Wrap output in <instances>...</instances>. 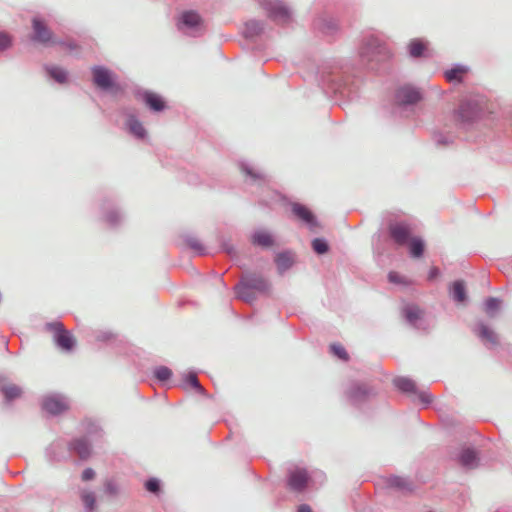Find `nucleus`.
Wrapping results in <instances>:
<instances>
[{
    "mask_svg": "<svg viewBox=\"0 0 512 512\" xmlns=\"http://www.w3.org/2000/svg\"><path fill=\"white\" fill-rule=\"evenodd\" d=\"M137 96L140 100H142L150 110L155 112H160L165 109V101L164 99L151 91H138Z\"/></svg>",
    "mask_w": 512,
    "mask_h": 512,
    "instance_id": "dca6fc26",
    "label": "nucleus"
},
{
    "mask_svg": "<svg viewBox=\"0 0 512 512\" xmlns=\"http://www.w3.org/2000/svg\"><path fill=\"white\" fill-rule=\"evenodd\" d=\"M437 142L438 143H443L441 139H437Z\"/></svg>",
    "mask_w": 512,
    "mask_h": 512,
    "instance_id": "13d9d810",
    "label": "nucleus"
},
{
    "mask_svg": "<svg viewBox=\"0 0 512 512\" xmlns=\"http://www.w3.org/2000/svg\"><path fill=\"white\" fill-rule=\"evenodd\" d=\"M308 480L307 471L303 468L295 467L289 471L288 484L294 491H303L307 486Z\"/></svg>",
    "mask_w": 512,
    "mask_h": 512,
    "instance_id": "2eb2a0df",
    "label": "nucleus"
},
{
    "mask_svg": "<svg viewBox=\"0 0 512 512\" xmlns=\"http://www.w3.org/2000/svg\"><path fill=\"white\" fill-rule=\"evenodd\" d=\"M315 25L325 33H332L336 29V24L331 20H319Z\"/></svg>",
    "mask_w": 512,
    "mask_h": 512,
    "instance_id": "37998d69",
    "label": "nucleus"
},
{
    "mask_svg": "<svg viewBox=\"0 0 512 512\" xmlns=\"http://www.w3.org/2000/svg\"><path fill=\"white\" fill-rule=\"evenodd\" d=\"M15 36L7 30H0V55L5 54L13 48Z\"/></svg>",
    "mask_w": 512,
    "mask_h": 512,
    "instance_id": "cd10ccee",
    "label": "nucleus"
},
{
    "mask_svg": "<svg viewBox=\"0 0 512 512\" xmlns=\"http://www.w3.org/2000/svg\"><path fill=\"white\" fill-rule=\"evenodd\" d=\"M403 312L406 320L413 326H417V321L421 320L423 315L422 310L415 305L405 306Z\"/></svg>",
    "mask_w": 512,
    "mask_h": 512,
    "instance_id": "c756f323",
    "label": "nucleus"
},
{
    "mask_svg": "<svg viewBox=\"0 0 512 512\" xmlns=\"http://www.w3.org/2000/svg\"><path fill=\"white\" fill-rule=\"evenodd\" d=\"M263 31V24L257 20H250L245 23L243 34L246 38H253Z\"/></svg>",
    "mask_w": 512,
    "mask_h": 512,
    "instance_id": "7c9ffc66",
    "label": "nucleus"
},
{
    "mask_svg": "<svg viewBox=\"0 0 512 512\" xmlns=\"http://www.w3.org/2000/svg\"><path fill=\"white\" fill-rule=\"evenodd\" d=\"M460 463L463 467L471 469L477 466L478 457L474 450L464 449L460 454Z\"/></svg>",
    "mask_w": 512,
    "mask_h": 512,
    "instance_id": "a878e982",
    "label": "nucleus"
},
{
    "mask_svg": "<svg viewBox=\"0 0 512 512\" xmlns=\"http://www.w3.org/2000/svg\"><path fill=\"white\" fill-rule=\"evenodd\" d=\"M390 236L398 245L408 244L411 235L410 227L405 223H394L389 227Z\"/></svg>",
    "mask_w": 512,
    "mask_h": 512,
    "instance_id": "a211bd4d",
    "label": "nucleus"
},
{
    "mask_svg": "<svg viewBox=\"0 0 512 512\" xmlns=\"http://www.w3.org/2000/svg\"><path fill=\"white\" fill-rule=\"evenodd\" d=\"M44 330L51 333L54 346L63 353H72L77 347V340L70 330L59 320L46 322Z\"/></svg>",
    "mask_w": 512,
    "mask_h": 512,
    "instance_id": "7ed1b4c3",
    "label": "nucleus"
},
{
    "mask_svg": "<svg viewBox=\"0 0 512 512\" xmlns=\"http://www.w3.org/2000/svg\"><path fill=\"white\" fill-rule=\"evenodd\" d=\"M388 484L391 487L398 488L400 490H410V483L402 477L392 476L388 479Z\"/></svg>",
    "mask_w": 512,
    "mask_h": 512,
    "instance_id": "ea45409f",
    "label": "nucleus"
},
{
    "mask_svg": "<svg viewBox=\"0 0 512 512\" xmlns=\"http://www.w3.org/2000/svg\"><path fill=\"white\" fill-rule=\"evenodd\" d=\"M53 44L62 45L68 48L69 50H75L77 48V45L74 42H66L62 40H55Z\"/></svg>",
    "mask_w": 512,
    "mask_h": 512,
    "instance_id": "603ef678",
    "label": "nucleus"
},
{
    "mask_svg": "<svg viewBox=\"0 0 512 512\" xmlns=\"http://www.w3.org/2000/svg\"><path fill=\"white\" fill-rule=\"evenodd\" d=\"M312 247H313L314 251L318 254H323V253L327 252V250H328L327 243L323 239H319V238L313 240Z\"/></svg>",
    "mask_w": 512,
    "mask_h": 512,
    "instance_id": "c03bdc74",
    "label": "nucleus"
},
{
    "mask_svg": "<svg viewBox=\"0 0 512 512\" xmlns=\"http://www.w3.org/2000/svg\"><path fill=\"white\" fill-rule=\"evenodd\" d=\"M154 375L159 381L164 382L171 377L172 372L168 367L160 366L155 369Z\"/></svg>",
    "mask_w": 512,
    "mask_h": 512,
    "instance_id": "79ce46f5",
    "label": "nucleus"
},
{
    "mask_svg": "<svg viewBox=\"0 0 512 512\" xmlns=\"http://www.w3.org/2000/svg\"><path fill=\"white\" fill-rule=\"evenodd\" d=\"M187 383L189 385H191L193 388H195L196 390H198L199 392L203 391V388L200 385V383L197 379V376L195 374L191 373L187 376Z\"/></svg>",
    "mask_w": 512,
    "mask_h": 512,
    "instance_id": "09e8293b",
    "label": "nucleus"
},
{
    "mask_svg": "<svg viewBox=\"0 0 512 512\" xmlns=\"http://www.w3.org/2000/svg\"><path fill=\"white\" fill-rule=\"evenodd\" d=\"M410 254L413 257H421L424 251V242L422 239L414 237L408 242Z\"/></svg>",
    "mask_w": 512,
    "mask_h": 512,
    "instance_id": "e433bc0d",
    "label": "nucleus"
},
{
    "mask_svg": "<svg viewBox=\"0 0 512 512\" xmlns=\"http://www.w3.org/2000/svg\"><path fill=\"white\" fill-rule=\"evenodd\" d=\"M80 499L84 506L85 512H95L96 510V494L90 490H82Z\"/></svg>",
    "mask_w": 512,
    "mask_h": 512,
    "instance_id": "393cba45",
    "label": "nucleus"
},
{
    "mask_svg": "<svg viewBox=\"0 0 512 512\" xmlns=\"http://www.w3.org/2000/svg\"><path fill=\"white\" fill-rule=\"evenodd\" d=\"M474 332L487 346H495L498 344L497 334L482 322L477 323Z\"/></svg>",
    "mask_w": 512,
    "mask_h": 512,
    "instance_id": "5701e85b",
    "label": "nucleus"
},
{
    "mask_svg": "<svg viewBox=\"0 0 512 512\" xmlns=\"http://www.w3.org/2000/svg\"><path fill=\"white\" fill-rule=\"evenodd\" d=\"M454 301L463 303L466 300V290L463 281H455L450 290Z\"/></svg>",
    "mask_w": 512,
    "mask_h": 512,
    "instance_id": "473e14b6",
    "label": "nucleus"
},
{
    "mask_svg": "<svg viewBox=\"0 0 512 512\" xmlns=\"http://www.w3.org/2000/svg\"><path fill=\"white\" fill-rule=\"evenodd\" d=\"M120 493V487L117 481L113 478H108L103 484V494L110 498H116Z\"/></svg>",
    "mask_w": 512,
    "mask_h": 512,
    "instance_id": "2f4dec72",
    "label": "nucleus"
},
{
    "mask_svg": "<svg viewBox=\"0 0 512 512\" xmlns=\"http://www.w3.org/2000/svg\"><path fill=\"white\" fill-rule=\"evenodd\" d=\"M0 394L3 396V402L6 406H10L13 402L23 395V389L8 381L4 375H0Z\"/></svg>",
    "mask_w": 512,
    "mask_h": 512,
    "instance_id": "f8f14e48",
    "label": "nucleus"
},
{
    "mask_svg": "<svg viewBox=\"0 0 512 512\" xmlns=\"http://www.w3.org/2000/svg\"><path fill=\"white\" fill-rule=\"evenodd\" d=\"M145 487L148 491L157 493L160 490V482L159 480L152 478L146 482Z\"/></svg>",
    "mask_w": 512,
    "mask_h": 512,
    "instance_id": "de8ad7c7",
    "label": "nucleus"
},
{
    "mask_svg": "<svg viewBox=\"0 0 512 512\" xmlns=\"http://www.w3.org/2000/svg\"><path fill=\"white\" fill-rule=\"evenodd\" d=\"M466 68L463 66H456L445 73V77L448 81H460L462 76L466 73Z\"/></svg>",
    "mask_w": 512,
    "mask_h": 512,
    "instance_id": "58836bf2",
    "label": "nucleus"
},
{
    "mask_svg": "<svg viewBox=\"0 0 512 512\" xmlns=\"http://www.w3.org/2000/svg\"><path fill=\"white\" fill-rule=\"evenodd\" d=\"M293 213L301 219L311 230L318 227V222L314 214L304 205L294 203L292 205Z\"/></svg>",
    "mask_w": 512,
    "mask_h": 512,
    "instance_id": "4be33fe9",
    "label": "nucleus"
},
{
    "mask_svg": "<svg viewBox=\"0 0 512 512\" xmlns=\"http://www.w3.org/2000/svg\"><path fill=\"white\" fill-rule=\"evenodd\" d=\"M479 112V107L475 102L463 101L457 110V117L463 123H470L478 117Z\"/></svg>",
    "mask_w": 512,
    "mask_h": 512,
    "instance_id": "f3484780",
    "label": "nucleus"
},
{
    "mask_svg": "<svg viewBox=\"0 0 512 512\" xmlns=\"http://www.w3.org/2000/svg\"><path fill=\"white\" fill-rule=\"evenodd\" d=\"M388 278H389V281L392 283L399 284V283L403 282L402 276L396 272H390L388 275Z\"/></svg>",
    "mask_w": 512,
    "mask_h": 512,
    "instance_id": "3c124183",
    "label": "nucleus"
},
{
    "mask_svg": "<svg viewBox=\"0 0 512 512\" xmlns=\"http://www.w3.org/2000/svg\"><path fill=\"white\" fill-rule=\"evenodd\" d=\"M224 250L229 254L232 255L234 253V249L230 246H224Z\"/></svg>",
    "mask_w": 512,
    "mask_h": 512,
    "instance_id": "4d7b16f0",
    "label": "nucleus"
},
{
    "mask_svg": "<svg viewBox=\"0 0 512 512\" xmlns=\"http://www.w3.org/2000/svg\"><path fill=\"white\" fill-rule=\"evenodd\" d=\"M439 275V269L434 267L430 270L429 272V280H433L434 278H436L437 276Z\"/></svg>",
    "mask_w": 512,
    "mask_h": 512,
    "instance_id": "864d4df0",
    "label": "nucleus"
},
{
    "mask_svg": "<svg viewBox=\"0 0 512 512\" xmlns=\"http://www.w3.org/2000/svg\"><path fill=\"white\" fill-rule=\"evenodd\" d=\"M330 349L333 352V354L336 355L338 358H340L342 360H347L348 354L345 351L343 346H341L339 344H332L330 346Z\"/></svg>",
    "mask_w": 512,
    "mask_h": 512,
    "instance_id": "a18cd8bd",
    "label": "nucleus"
},
{
    "mask_svg": "<svg viewBox=\"0 0 512 512\" xmlns=\"http://www.w3.org/2000/svg\"><path fill=\"white\" fill-rule=\"evenodd\" d=\"M275 262L280 273L288 270L294 263V255L290 252H284L277 255Z\"/></svg>",
    "mask_w": 512,
    "mask_h": 512,
    "instance_id": "bb28decb",
    "label": "nucleus"
},
{
    "mask_svg": "<svg viewBox=\"0 0 512 512\" xmlns=\"http://www.w3.org/2000/svg\"><path fill=\"white\" fill-rule=\"evenodd\" d=\"M90 71L91 81L97 90L113 96L122 92L117 75L109 68L103 65H94Z\"/></svg>",
    "mask_w": 512,
    "mask_h": 512,
    "instance_id": "f03ea898",
    "label": "nucleus"
},
{
    "mask_svg": "<svg viewBox=\"0 0 512 512\" xmlns=\"http://www.w3.org/2000/svg\"><path fill=\"white\" fill-rule=\"evenodd\" d=\"M236 294H237L238 298H240L246 302H251L254 300L252 290L247 286V284L243 280L236 287Z\"/></svg>",
    "mask_w": 512,
    "mask_h": 512,
    "instance_id": "4c0bfd02",
    "label": "nucleus"
},
{
    "mask_svg": "<svg viewBox=\"0 0 512 512\" xmlns=\"http://www.w3.org/2000/svg\"><path fill=\"white\" fill-rule=\"evenodd\" d=\"M359 55L363 62L370 64L387 60L391 56V52L382 38L376 35H369L363 39Z\"/></svg>",
    "mask_w": 512,
    "mask_h": 512,
    "instance_id": "f257e3e1",
    "label": "nucleus"
},
{
    "mask_svg": "<svg viewBox=\"0 0 512 512\" xmlns=\"http://www.w3.org/2000/svg\"><path fill=\"white\" fill-rule=\"evenodd\" d=\"M394 385L402 392L418 394L419 400L424 404L432 402V396L427 391L418 392L415 382L407 377L394 379Z\"/></svg>",
    "mask_w": 512,
    "mask_h": 512,
    "instance_id": "ddd939ff",
    "label": "nucleus"
},
{
    "mask_svg": "<svg viewBox=\"0 0 512 512\" xmlns=\"http://www.w3.org/2000/svg\"><path fill=\"white\" fill-rule=\"evenodd\" d=\"M178 26L183 33L191 36H197L203 32L202 19L194 11L183 12Z\"/></svg>",
    "mask_w": 512,
    "mask_h": 512,
    "instance_id": "1a4fd4ad",
    "label": "nucleus"
},
{
    "mask_svg": "<svg viewBox=\"0 0 512 512\" xmlns=\"http://www.w3.org/2000/svg\"><path fill=\"white\" fill-rule=\"evenodd\" d=\"M245 171L248 175H250L253 178H262L263 176L260 173H255L251 169L245 168Z\"/></svg>",
    "mask_w": 512,
    "mask_h": 512,
    "instance_id": "5fc2aeb1",
    "label": "nucleus"
},
{
    "mask_svg": "<svg viewBox=\"0 0 512 512\" xmlns=\"http://www.w3.org/2000/svg\"><path fill=\"white\" fill-rule=\"evenodd\" d=\"M44 457L51 465L67 462L70 459L67 443L63 439L54 440L45 448Z\"/></svg>",
    "mask_w": 512,
    "mask_h": 512,
    "instance_id": "6e6552de",
    "label": "nucleus"
},
{
    "mask_svg": "<svg viewBox=\"0 0 512 512\" xmlns=\"http://www.w3.org/2000/svg\"><path fill=\"white\" fill-rule=\"evenodd\" d=\"M298 512H313V511L310 506L303 504V505L299 506Z\"/></svg>",
    "mask_w": 512,
    "mask_h": 512,
    "instance_id": "6e6d98bb",
    "label": "nucleus"
},
{
    "mask_svg": "<svg viewBox=\"0 0 512 512\" xmlns=\"http://www.w3.org/2000/svg\"><path fill=\"white\" fill-rule=\"evenodd\" d=\"M188 245L199 254L204 253V247L197 239H189Z\"/></svg>",
    "mask_w": 512,
    "mask_h": 512,
    "instance_id": "8fccbe9b",
    "label": "nucleus"
},
{
    "mask_svg": "<svg viewBox=\"0 0 512 512\" xmlns=\"http://www.w3.org/2000/svg\"><path fill=\"white\" fill-rule=\"evenodd\" d=\"M100 220L109 229L116 230L123 223L124 216L118 203L111 197H103L99 203Z\"/></svg>",
    "mask_w": 512,
    "mask_h": 512,
    "instance_id": "20e7f679",
    "label": "nucleus"
},
{
    "mask_svg": "<svg viewBox=\"0 0 512 512\" xmlns=\"http://www.w3.org/2000/svg\"><path fill=\"white\" fill-rule=\"evenodd\" d=\"M347 394L352 403L358 404L373 395L374 391L366 384L353 383L349 387Z\"/></svg>",
    "mask_w": 512,
    "mask_h": 512,
    "instance_id": "6ab92c4d",
    "label": "nucleus"
},
{
    "mask_svg": "<svg viewBox=\"0 0 512 512\" xmlns=\"http://www.w3.org/2000/svg\"><path fill=\"white\" fill-rule=\"evenodd\" d=\"M96 477V472L93 468L91 467H87L85 468L82 473H81V480L83 482H89V481H92L94 480V478Z\"/></svg>",
    "mask_w": 512,
    "mask_h": 512,
    "instance_id": "49530a36",
    "label": "nucleus"
},
{
    "mask_svg": "<svg viewBox=\"0 0 512 512\" xmlns=\"http://www.w3.org/2000/svg\"><path fill=\"white\" fill-rule=\"evenodd\" d=\"M81 429L83 431L82 437H85L95 446L101 442L104 436V430L98 420L86 417L81 422Z\"/></svg>",
    "mask_w": 512,
    "mask_h": 512,
    "instance_id": "9d476101",
    "label": "nucleus"
},
{
    "mask_svg": "<svg viewBox=\"0 0 512 512\" xmlns=\"http://www.w3.org/2000/svg\"><path fill=\"white\" fill-rule=\"evenodd\" d=\"M500 308V301L496 298H488L485 302V311L490 317H494Z\"/></svg>",
    "mask_w": 512,
    "mask_h": 512,
    "instance_id": "a19ab883",
    "label": "nucleus"
},
{
    "mask_svg": "<svg viewBox=\"0 0 512 512\" xmlns=\"http://www.w3.org/2000/svg\"><path fill=\"white\" fill-rule=\"evenodd\" d=\"M111 121L120 129L125 132H128V110L122 109L120 111H116L110 116Z\"/></svg>",
    "mask_w": 512,
    "mask_h": 512,
    "instance_id": "c85d7f7f",
    "label": "nucleus"
},
{
    "mask_svg": "<svg viewBox=\"0 0 512 512\" xmlns=\"http://www.w3.org/2000/svg\"><path fill=\"white\" fill-rule=\"evenodd\" d=\"M93 335L97 342L105 343L113 349L125 343L124 338H120L113 330H95Z\"/></svg>",
    "mask_w": 512,
    "mask_h": 512,
    "instance_id": "aec40b11",
    "label": "nucleus"
},
{
    "mask_svg": "<svg viewBox=\"0 0 512 512\" xmlns=\"http://www.w3.org/2000/svg\"><path fill=\"white\" fill-rule=\"evenodd\" d=\"M68 398L59 393L46 395L42 398L41 408L50 416H59L69 410Z\"/></svg>",
    "mask_w": 512,
    "mask_h": 512,
    "instance_id": "0eeeda50",
    "label": "nucleus"
},
{
    "mask_svg": "<svg viewBox=\"0 0 512 512\" xmlns=\"http://www.w3.org/2000/svg\"><path fill=\"white\" fill-rule=\"evenodd\" d=\"M259 3L276 23L284 25L292 20V13L283 2L279 0H259Z\"/></svg>",
    "mask_w": 512,
    "mask_h": 512,
    "instance_id": "423d86ee",
    "label": "nucleus"
},
{
    "mask_svg": "<svg viewBox=\"0 0 512 512\" xmlns=\"http://www.w3.org/2000/svg\"><path fill=\"white\" fill-rule=\"evenodd\" d=\"M427 45L420 39H414L409 44V54L411 57L417 58L424 55Z\"/></svg>",
    "mask_w": 512,
    "mask_h": 512,
    "instance_id": "f704fd0d",
    "label": "nucleus"
},
{
    "mask_svg": "<svg viewBox=\"0 0 512 512\" xmlns=\"http://www.w3.org/2000/svg\"><path fill=\"white\" fill-rule=\"evenodd\" d=\"M43 69L46 75L57 84L64 85L68 83L69 73L65 68L54 64H44Z\"/></svg>",
    "mask_w": 512,
    "mask_h": 512,
    "instance_id": "412c9836",
    "label": "nucleus"
},
{
    "mask_svg": "<svg viewBox=\"0 0 512 512\" xmlns=\"http://www.w3.org/2000/svg\"><path fill=\"white\" fill-rule=\"evenodd\" d=\"M32 30V40L34 42L42 45L53 44V42H55L52 31L40 17L32 18Z\"/></svg>",
    "mask_w": 512,
    "mask_h": 512,
    "instance_id": "9b49d317",
    "label": "nucleus"
},
{
    "mask_svg": "<svg viewBox=\"0 0 512 512\" xmlns=\"http://www.w3.org/2000/svg\"><path fill=\"white\" fill-rule=\"evenodd\" d=\"M130 133H132L138 139L144 140L147 136V132L143 125L130 115Z\"/></svg>",
    "mask_w": 512,
    "mask_h": 512,
    "instance_id": "c9c22d12",
    "label": "nucleus"
},
{
    "mask_svg": "<svg viewBox=\"0 0 512 512\" xmlns=\"http://www.w3.org/2000/svg\"><path fill=\"white\" fill-rule=\"evenodd\" d=\"M252 241L262 247H270L273 245L272 236L266 231H256L252 236Z\"/></svg>",
    "mask_w": 512,
    "mask_h": 512,
    "instance_id": "72a5a7b5",
    "label": "nucleus"
},
{
    "mask_svg": "<svg viewBox=\"0 0 512 512\" xmlns=\"http://www.w3.org/2000/svg\"><path fill=\"white\" fill-rule=\"evenodd\" d=\"M395 98L398 105H412L421 100V93L418 89L406 85L397 90Z\"/></svg>",
    "mask_w": 512,
    "mask_h": 512,
    "instance_id": "4468645a",
    "label": "nucleus"
},
{
    "mask_svg": "<svg viewBox=\"0 0 512 512\" xmlns=\"http://www.w3.org/2000/svg\"><path fill=\"white\" fill-rule=\"evenodd\" d=\"M94 444L82 436L72 437L67 442L70 458L74 457L76 464L87 462L93 456Z\"/></svg>",
    "mask_w": 512,
    "mask_h": 512,
    "instance_id": "39448f33",
    "label": "nucleus"
},
{
    "mask_svg": "<svg viewBox=\"0 0 512 512\" xmlns=\"http://www.w3.org/2000/svg\"><path fill=\"white\" fill-rule=\"evenodd\" d=\"M243 281L251 290L266 292L270 288L269 282L261 276L249 275L246 278H244Z\"/></svg>",
    "mask_w": 512,
    "mask_h": 512,
    "instance_id": "b1692460",
    "label": "nucleus"
}]
</instances>
